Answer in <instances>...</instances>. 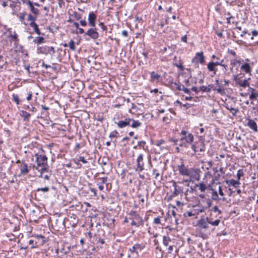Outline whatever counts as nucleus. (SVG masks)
<instances>
[{"instance_id":"1","label":"nucleus","mask_w":258,"mask_h":258,"mask_svg":"<svg viewBox=\"0 0 258 258\" xmlns=\"http://www.w3.org/2000/svg\"><path fill=\"white\" fill-rule=\"evenodd\" d=\"M208 221H209V219ZM210 225L213 226H218V222L216 221L212 222L211 220L208 222L205 220L204 218H202L198 221L197 226L199 229V236L200 237L203 239L208 238L211 232L214 230V229L212 228Z\"/></svg>"},{"instance_id":"2","label":"nucleus","mask_w":258,"mask_h":258,"mask_svg":"<svg viewBox=\"0 0 258 258\" xmlns=\"http://www.w3.org/2000/svg\"><path fill=\"white\" fill-rule=\"evenodd\" d=\"M36 166L33 165V168L40 172L39 177H43V173L47 171L48 165L47 164V157L45 155H39L35 154Z\"/></svg>"},{"instance_id":"3","label":"nucleus","mask_w":258,"mask_h":258,"mask_svg":"<svg viewBox=\"0 0 258 258\" xmlns=\"http://www.w3.org/2000/svg\"><path fill=\"white\" fill-rule=\"evenodd\" d=\"M181 136L179 144L180 146L186 144L191 143L194 141V136L191 133H188L187 132L182 130L180 133Z\"/></svg>"},{"instance_id":"4","label":"nucleus","mask_w":258,"mask_h":258,"mask_svg":"<svg viewBox=\"0 0 258 258\" xmlns=\"http://www.w3.org/2000/svg\"><path fill=\"white\" fill-rule=\"evenodd\" d=\"M137 166L134 168L135 171L141 172L144 170L145 163L144 162V156L142 154H140L137 159Z\"/></svg>"},{"instance_id":"5","label":"nucleus","mask_w":258,"mask_h":258,"mask_svg":"<svg viewBox=\"0 0 258 258\" xmlns=\"http://www.w3.org/2000/svg\"><path fill=\"white\" fill-rule=\"evenodd\" d=\"M17 164H20L19 168L20 170V173L19 175V176H20L22 175H26L29 172V169L27 166V164L25 163L24 161H20L18 160L16 161Z\"/></svg>"},{"instance_id":"6","label":"nucleus","mask_w":258,"mask_h":258,"mask_svg":"<svg viewBox=\"0 0 258 258\" xmlns=\"http://www.w3.org/2000/svg\"><path fill=\"white\" fill-rule=\"evenodd\" d=\"M191 62L195 63L198 66V63L204 64L205 62V58L204 55V52H197L195 57L192 59Z\"/></svg>"},{"instance_id":"7","label":"nucleus","mask_w":258,"mask_h":258,"mask_svg":"<svg viewBox=\"0 0 258 258\" xmlns=\"http://www.w3.org/2000/svg\"><path fill=\"white\" fill-rule=\"evenodd\" d=\"M233 79L235 81L236 85H239L240 87L242 88L249 87L248 80L250 79V78L247 80H242L240 78L238 77V75H234L233 76Z\"/></svg>"},{"instance_id":"8","label":"nucleus","mask_w":258,"mask_h":258,"mask_svg":"<svg viewBox=\"0 0 258 258\" xmlns=\"http://www.w3.org/2000/svg\"><path fill=\"white\" fill-rule=\"evenodd\" d=\"M224 62V59H221L220 61H211L207 64V68L209 71L214 72V75L216 74L217 69L215 68L216 66L221 64V62Z\"/></svg>"},{"instance_id":"9","label":"nucleus","mask_w":258,"mask_h":258,"mask_svg":"<svg viewBox=\"0 0 258 258\" xmlns=\"http://www.w3.org/2000/svg\"><path fill=\"white\" fill-rule=\"evenodd\" d=\"M130 216V219L132 220H135L138 222V223L144 224V221L142 217L139 214H137L135 211H131L129 213Z\"/></svg>"},{"instance_id":"10","label":"nucleus","mask_w":258,"mask_h":258,"mask_svg":"<svg viewBox=\"0 0 258 258\" xmlns=\"http://www.w3.org/2000/svg\"><path fill=\"white\" fill-rule=\"evenodd\" d=\"M131 121L132 119L131 118H125L124 120H120L117 122L115 121L114 123L117 124L118 127L124 128L130 126Z\"/></svg>"},{"instance_id":"11","label":"nucleus","mask_w":258,"mask_h":258,"mask_svg":"<svg viewBox=\"0 0 258 258\" xmlns=\"http://www.w3.org/2000/svg\"><path fill=\"white\" fill-rule=\"evenodd\" d=\"M84 35H87L91 38L95 40L99 37V33L97 32L96 29L90 28L85 33Z\"/></svg>"},{"instance_id":"12","label":"nucleus","mask_w":258,"mask_h":258,"mask_svg":"<svg viewBox=\"0 0 258 258\" xmlns=\"http://www.w3.org/2000/svg\"><path fill=\"white\" fill-rule=\"evenodd\" d=\"M33 237L35 239V246L39 247L45 243L46 238L44 236L41 235H37Z\"/></svg>"},{"instance_id":"13","label":"nucleus","mask_w":258,"mask_h":258,"mask_svg":"<svg viewBox=\"0 0 258 258\" xmlns=\"http://www.w3.org/2000/svg\"><path fill=\"white\" fill-rule=\"evenodd\" d=\"M179 173L183 176H189L190 174V171L185 167L183 162L180 165L177 166Z\"/></svg>"},{"instance_id":"14","label":"nucleus","mask_w":258,"mask_h":258,"mask_svg":"<svg viewBox=\"0 0 258 258\" xmlns=\"http://www.w3.org/2000/svg\"><path fill=\"white\" fill-rule=\"evenodd\" d=\"M171 84H173V86L172 87H175V89L177 90L181 91L182 90L184 93L190 94V91L189 90L185 87H184L183 85H179V83H177L176 82H171Z\"/></svg>"},{"instance_id":"15","label":"nucleus","mask_w":258,"mask_h":258,"mask_svg":"<svg viewBox=\"0 0 258 258\" xmlns=\"http://www.w3.org/2000/svg\"><path fill=\"white\" fill-rule=\"evenodd\" d=\"M96 20V15L93 12H90L89 14L88 22L89 25L94 27L95 26V21Z\"/></svg>"},{"instance_id":"16","label":"nucleus","mask_w":258,"mask_h":258,"mask_svg":"<svg viewBox=\"0 0 258 258\" xmlns=\"http://www.w3.org/2000/svg\"><path fill=\"white\" fill-rule=\"evenodd\" d=\"M143 246L140 244H135L132 248H130L129 250L132 253H135L137 256H139L138 250H142Z\"/></svg>"},{"instance_id":"17","label":"nucleus","mask_w":258,"mask_h":258,"mask_svg":"<svg viewBox=\"0 0 258 258\" xmlns=\"http://www.w3.org/2000/svg\"><path fill=\"white\" fill-rule=\"evenodd\" d=\"M246 120L248 121L247 122V126L254 131L257 132V126L256 122L250 118H247Z\"/></svg>"},{"instance_id":"18","label":"nucleus","mask_w":258,"mask_h":258,"mask_svg":"<svg viewBox=\"0 0 258 258\" xmlns=\"http://www.w3.org/2000/svg\"><path fill=\"white\" fill-rule=\"evenodd\" d=\"M240 69L241 71L244 72L246 74H251V68L248 63H244L240 67Z\"/></svg>"},{"instance_id":"19","label":"nucleus","mask_w":258,"mask_h":258,"mask_svg":"<svg viewBox=\"0 0 258 258\" xmlns=\"http://www.w3.org/2000/svg\"><path fill=\"white\" fill-rule=\"evenodd\" d=\"M191 149L194 151V152L196 153L198 152H203L205 150V146L204 143H201V145L200 146H197L195 144H192L191 146Z\"/></svg>"},{"instance_id":"20","label":"nucleus","mask_w":258,"mask_h":258,"mask_svg":"<svg viewBox=\"0 0 258 258\" xmlns=\"http://www.w3.org/2000/svg\"><path fill=\"white\" fill-rule=\"evenodd\" d=\"M37 52L38 53L47 54L49 53L48 46L45 45L37 48Z\"/></svg>"},{"instance_id":"21","label":"nucleus","mask_w":258,"mask_h":258,"mask_svg":"<svg viewBox=\"0 0 258 258\" xmlns=\"http://www.w3.org/2000/svg\"><path fill=\"white\" fill-rule=\"evenodd\" d=\"M28 6L32 13L34 15H39V10L37 8H34L33 3L32 2H28Z\"/></svg>"},{"instance_id":"22","label":"nucleus","mask_w":258,"mask_h":258,"mask_svg":"<svg viewBox=\"0 0 258 258\" xmlns=\"http://www.w3.org/2000/svg\"><path fill=\"white\" fill-rule=\"evenodd\" d=\"M225 182L229 185H232L236 188L238 187L240 184V182L239 181L237 180H235L234 179L226 180Z\"/></svg>"},{"instance_id":"23","label":"nucleus","mask_w":258,"mask_h":258,"mask_svg":"<svg viewBox=\"0 0 258 258\" xmlns=\"http://www.w3.org/2000/svg\"><path fill=\"white\" fill-rule=\"evenodd\" d=\"M69 220L71 222H73L72 227H74L77 224L78 221V218L76 214H72V215L70 216Z\"/></svg>"},{"instance_id":"24","label":"nucleus","mask_w":258,"mask_h":258,"mask_svg":"<svg viewBox=\"0 0 258 258\" xmlns=\"http://www.w3.org/2000/svg\"><path fill=\"white\" fill-rule=\"evenodd\" d=\"M21 116L24 117V121H29L30 119V117L31 116V114L24 110H22L20 111V113Z\"/></svg>"},{"instance_id":"25","label":"nucleus","mask_w":258,"mask_h":258,"mask_svg":"<svg viewBox=\"0 0 258 258\" xmlns=\"http://www.w3.org/2000/svg\"><path fill=\"white\" fill-rule=\"evenodd\" d=\"M30 26L32 28H33L36 34H37L38 35H40L41 34L40 30H39V29L38 28V26L37 24L35 22H30Z\"/></svg>"},{"instance_id":"26","label":"nucleus","mask_w":258,"mask_h":258,"mask_svg":"<svg viewBox=\"0 0 258 258\" xmlns=\"http://www.w3.org/2000/svg\"><path fill=\"white\" fill-rule=\"evenodd\" d=\"M131 119L132 121L131 122H132V123H130V126H131L132 127L138 128L141 125L142 123L140 122L139 120H134L133 118H131Z\"/></svg>"},{"instance_id":"27","label":"nucleus","mask_w":258,"mask_h":258,"mask_svg":"<svg viewBox=\"0 0 258 258\" xmlns=\"http://www.w3.org/2000/svg\"><path fill=\"white\" fill-rule=\"evenodd\" d=\"M205 220H206L207 221H208V220L209 219V221L210 220H211L212 222H215V221H216L217 222H218V225H219L220 223V218H216L215 219L214 218L213 216V214L212 213H210L209 214V215L208 216H207L206 218H204Z\"/></svg>"},{"instance_id":"28","label":"nucleus","mask_w":258,"mask_h":258,"mask_svg":"<svg viewBox=\"0 0 258 258\" xmlns=\"http://www.w3.org/2000/svg\"><path fill=\"white\" fill-rule=\"evenodd\" d=\"M212 87H213L212 84L209 85L208 87L202 86L200 87V90L203 92H210L212 90Z\"/></svg>"},{"instance_id":"29","label":"nucleus","mask_w":258,"mask_h":258,"mask_svg":"<svg viewBox=\"0 0 258 258\" xmlns=\"http://www.w3.org/2000/svg\"><path fill=\"white\" fill-rule=\"evenodd\" d=\"M26 15H27V13L25 12H24L23 13H20L18 15V16L19 17V18L21 22L25 25H26V24L24 22L25 17L26 16Z\"/></svg>"},{"instance_id":"30","label":"nucleus","mask_w":258,"mask_h":258,"mask_svg":"<svg viewBox=\"0 0 258 258\" xmlns=\"http://www.w3.org/2000/svg\"><path fill=\"white\" fill-rule=\"evenodd\" d=\"M181 192H182V189L180 186L175 188L172 193V197L177 196Z\"/></svg>"},{"instance_id":"31","label":"nucleus","mask_w":258,"mask_h":258,"mask_svg":"<svg viewBox=\"0 0 258 258\" xmlns=\"http://www.w3.org/2000/svg\"><path fill=\"white\" fill-rule=\"evenodd\" d=\"M33 42L37 44L44 43V38L43 37H37L33 40Z\"/></svg>"},{"instance_id":"32","label":"nucleus","mask_w":258,"mask_h":258,"mask_svg":"<svg viewBox=\"0 0 258 258\" xmlns=\"http://www.w3.org/2000/svg\"><path fill=\"white\" fill-rule=\"evenodd\" d=\"M38 15L29 14L28 16V20L30 22H35L36 20Z\"/></svg>"},{"instance_id":"33","label":"nucleus","mask_w":258,"mask_h":258,"mask_svg":"<svg viewBox=\"0 0 258 258\" xmlns=\"http://www.w3.org/2000/svg\"><path fill=\"white\" fill-rule=\"evenodd\" d=\"M71 16L74 17L77 20H80L82 18V15L76 11H73Z\"/></svg>"},{"instance_id":"34","label":"nucleus","mask_w":258,"mask_h":258,"mask_svg":"<svg viewBox=\"0 0 258 258\" xmlns=\"http://www.w3.org/2000/svg\"><path fill=\"white\" fill-rule=\"evenodd\" d=\"M226 108L230 111L233 115H236V113L239 111L238 109H235L231 107H229L228 106H227Z\"/></svg>"},{"instance_id":"35","label":"nucleus","mask_w":258,"mask_h":258,"mask_svg":"<svg viewBox=\"0 0 258 258\" xmlns=\"http://www.w3.org/2000/svg\"><path fill=\"white\" fill-rule=\"evenodd\" d=\"M150 75H151V78L154 80H156L158 81V80H159V78H160V76L155 72H151Z\"/></svg>"},{"instance_id":"36","label":"nucleus","mask_w":258,"mask_h":258,"mask_svg":"<svg viewBox=\"0 0 258 258\" xmlns=\"http://www.w3.org/2000/svg\"><path fill=\"white\" fill-rule=\"evenodd\" d=\"M212 190L213 191L212 194V199L215 201L221 200V199L219 198V196H218V195L217 191L216 190H214L213 189H212Z\"/></svg>"},{"instance_id":"37","label":"nucleus","mask_w":258,"mask_h":258,"mask_svg":"<svg viewBox=\"0 0 258 258\" xmlns=\"http://www.w3.org/2000/svg\"><path fill=\"white\" fill-rule=\"evenodd\" d=\"M196 186H199V189L202 192H204L207 188L206 185L203 182L200 183L199 184H196Z\"/></svg>"},{"instance_id":"38","label":"nucleus","mask_w":258,"mask_h":258,"mask_svg":"<svg viewBox=\"0 0 258 258\" xmlns=\"http://www.w3.org/2000/svg\"><path fill=\"white\" fill-rule=\"evenodd\" d=\"M170 241H171V239L170 237L163 236V243L164 245H165L166 246H168L169 245V242H170Z\"/></svg>"},{"instance_id":"39","label":"nucleus","mask_w":258,"mask_h":258,"mask_svg":"<svg viewBox=\"0 0 258 258\" xmlns=\"http://www.w3.org/2000/svg\"><path fill=\"white\" fill-rule=\"evenodd\" d=\"M68 46H69L70 49H71L72 50H76V46H75V42L73 40H71L69 42Z\"/></svg>"},{"instance_id":"40","label":"nucleus","mask_w":258,"mask_h":258,"mask_svg":"<svg viewBox=\"0 0 258 258\" xmlns=\"http://www.w3.org/2000/svg\"><path fill=\"white\" fill-rule=\"evenodd\" d=\"M195 215H196V213H195V212H193L192 211H187L183 214V216L184 217H191Z\"/></svg>"},{"instance_id":"41","label":"nucleus","mask_w":258,"mask_h":258,"mask_svg":"<svg viewBox=\"0 0 258 258\" xmlns=\"http://www.w3.org/2000/svg\"><path fill=\"white\" fill-rule=\"evenodd\" d=\"M258 97V92L255 91L252 92L250 95H249V99L250 100H253L254 99H256Z\"/></svg>"},{"instance_id":"42","label":"nucleus","mask_w":258,"mask_h":258,"mask_svg":"<svg viewBox=\"0 0 258 258\" xmlns=\"http://www.w3.org/2000/svg\"><path fill=\"white\" fill-rule=\"evenodd\" d=\"M205 208L204 207H200L199 209H194L193 212H195L196 215L199 214V213H203L205 212Z\"/></svg>"},{"instance_id":"43","label":"nucleus","mask_w":258,"mask_h":258,"mask_svg":"<svg viewBox=\"0 0 258 258\" xmlns=\"http://www.w3.org/2000/svg\"><path fill=\"white\" fill-rule=\"evenodd\" d=\"M118 136H119V133L116 130H114V131L111 132L109 134L110 138H113V137L117 138Z\"/></svg>"},{"instance_id":"44","label":"nucleus","mask_w":258,"mask_h":258,"mask_svg":"<svg viewBox=\"0 0 258 258\" xmlns=\"http://www.w3.org/2000/svg\"><path fill=\"white\" fill-rule=\"evenodd\" d=\"M10 37L13 38V40L16 41V42H18L19 41L18 39V36L17 34L16 33V32H14V34H11L10 35Z\"/></svg>"},{"instance_id":"45","label":"nucleus","mask_w":258,"mask_h":258,"mask_svg":"<svg viewBox=\"0 0 258 258\" xmlns=\"http://www.w3.org/2000/svg\"><path fill=\"white\" fill-rule=\"evenodd\" d=\"M213 212H218L219 214H220L222 213L221 211L220 210L217 206H215V207H213L210 210V213H212Z\"/></svg>"},{"instance_id":"46","label":"nucleus","mask_w":258,"mask_h":258,"mask_svg":"<svg viewBox=\"0 0 258 258\" xmlns=\"http://www.w3.org/2000/svg\"><path fill=\"white\" fill-rule=\"evenodd\" d=\"M180 61H181L179 60V63H174V65L175 66H176V67H177L178 68H179L181 71H183L184 68V67L182 65V63Z\"/></svg>"},{"instance_id":"47","label":"nucleus","mask_w":258,"mask_h":258,"mask_svg":"<svg viewBox=\"0 0 258 258\" xmlns=\"http://www.w3.org/2000/svg\"><path fill=\"white\" fill-rule=\"evenodd\" d=\"M49 190V188L47 186H45L44 187L38 188L37 189V191H41L43 192H48Z\"/></svg>"},{"instance_id":"48","label":"nucleus","mask_w":258,"mask_h":258,"mask_svg":"<svg viewBox=\"0 0 258 258\" xmlns=\"http://www.w3.org/2000/svg\"><path fill=\"white\" fill-rule=\"evenodd\" d=\"M28 243L30 245H31L32 248L38 247L37 246H35V239L34 238L33 239L29 240Z\"/></svg>"},{"instance_id":"49","label":"nucleus","mask_w":258,"mask_h":258,"mask_svg":"<svg viewBox=\"0 0 258 258\" xmlns=\"http://www.w3.org/2000/svg\"><path fill=\"white\" fill-rule=\"evenodd\" d=\"M243 175V172L242 170H239L237 173V180L239 181L241 176Z\"/></svg>"},{"instance_id":"50","label":"nucleus","mask_w":258,"mask_h":258,"mask_svg":"<svg viewBox=\"0 0 258 258\" xmlns=\"http://www.w3.org/2000/svg\"><path fill=\"white\" fill-rule=\"evenodd\" d=\"M164 143V141L163 140H160L156 141V145L157 147H159L161 148V150H162V148H161V146L162 144H163Z\"/></svg>"},{"instance_id":"51","label":"nucleus","mask_w":258,"mask_h":258,"mask_svg":"<svg viewBox=\"0 0 258 258\" xmlns=\"http://www.w3.org/2000/svg\"><path fill=\"white\" fill-rule=\"evenodd\" d=\"M13 100L17 104H19V97L17 95L13 94Z\"/></svg>"},{"instance_id":"52","label":"nucleus","mask_w":258,"mask_h":258,"mask_svg":"<svg viewBox=\"0 0 258 258\" xmlns=\"http://www.w3.org/2000/svg\"><path fill=\"white\" fill-rule=\"evenodd\" d=\"M240 61L239 60H238L237 59H232L230 61V65H231L232 67L235 66L237 63H239Z\"/></svg>"},{"instance_id":"53","label":"nucleus","mask_w":258,"mask_h":258,"mask_svg":"<svg viewBox=\"0 0 258 258\" xmlns=\"http://www.w3.org/2000/svg\"><path fill=\"white\" fill-rule=\"evenodd\" d=\"M58 1V6L60 8H62L65 6V3L63 0H57Z\"/></svg>"},{"instance_id":"54","label":"nucleus","mask_w":258,"mask_h":258,"mask_svg":"<svg viewBox=\"0 0 258 258\" xmlns=\"http://www.w3.org/2000/svg\"><path fill=\"white\" fill-rule=\"evenodd\" d=\"M143 225H144V224H141L140 223H138V222L135 220H132V223H131L132 226H136L137 227H139L140 225L143 226Z\"/></svg>"},{"instance_id":"55","label":"nucleus","mask_w":258,"mask_h":258,"mask_svg":"<svg viewBox=\"0 0 258 258\" xmlns=\"http://www.w3.org/2000/svg\"><path fill=\"white\" fill-rule=\"evenodd\" d=\"M153 174L154 175H155V178L156 179H158V177L160 175V173L157 172V170L156 169H154L153 170Z\"/></svg>"},{"instance_id":"56","label":"nucleus","mask_w":258,"mask_h":258,"mask_svg":"<svg viewBox=\"0 0 258 258\" xmlns=\"http://www.w3.org/2000/svg\"><path fill=\"white\" fill-rule=\"evenodd\" d=\"M146 142H145V141H139V142H138V146H139V147H140L141 148H144L145 145H146Z\"/></svg>"},{"instance_id":"57","label":"nucleus","mask_w":258,"mask_h":258,"mask_svg":"<svg viewBox=\"0 0 258 258\" xmlns=\"http://www.w3.org/2000/svg\"><path fill=\"white\" fill-rule=\"evenodd\" d=\"M78 161H79V162L81 161L83 163H85V164H86L88 162V161L86 159H85L84 157L83 156H80L78 158Z\"/></svg>"},{"instance_id":"58","label":"nucleus","mask_w":258,"mask_h":258,"mask_svg":"<svg viewBox=\"0 0 258 258\" xmlns=\"http://www.w3.org/2000/svg\"><path fill=\"white\" fill-rule=\"evenodd\" d=\"M49 53L51 54V55H53L55 53L54 48L52 46H48Z\"/></svg>"},{"instance_id":"59","label":"nucleus","mask_w":258,"mask_h":258,"mask_svg":"<svg viewBox=\"0 0 258 258\" xmlns=\"http://www.w3.org/2000/svg\"><path fill=\"white\" fill-rule=\"evenodd\" d=\"M154 223L155 224H159L161 223V219L160 217H156L154 219Z\"/></svg>"},{"instance_id":"60","label":"nucleus","mask_w":258,"mask_h":258,"mask_svg":"<svg viewBox=\"0 0 258 258\" xmlns=\"http://www.w3.org/2000/svg\"><path fill=\"white\" fill-rule=\"evenodd\" d=\"M218 93L223 95L225 94V90L224 89H219V88H216V90Z\"/></svg>"},{"instance_id":"61","label":"nucleus","mask_w":258,"mask_h":258,"mask_svg":"<svg viewBox=\"0 0 258 258\" xmlns=\"http://www.w3.org/2000/svg\"><path fill=\"white\" fill-rule=\"evenodd\" d=\"M8 237H9V240L10 241L15 240L16 237L15 236L12 234H11L10 235H7Z\"/></svg>"},{"instance_id":"62","label":"nucleus","mask_w":258,"mask_h":258,"mask_svg":"<svg viewBox=\"0 0 258 258\" xmlns=\"http://www.w3.org/2000/svg\"><path fill=\"white\" fill-rule=\"evenodd\" d=\"M100 179L102 180L101 183L104 184V183H106V182L107 181L108 178H107V177H104L101 178Z\"/></svg>"},{"instance_id":"63","label":"nucleus","mask_w":258,"mask_h":258,"mask_svg":"<svg viewBox=\"0 0 258 258\" xmlns=\"http://www.w3.org/2000/svg\"><path fill=\"white\" fill-rule=\"evenodd\" d=\"M80 23L82 26H87V22L85 20H81Z\"/></svg>"},{"instance_id":"64","label":"nucleus","mask_w":258,"mask_h":258,"mask_svg":"<svg viewBox=\"0 0 258 258\" xmlns=\"http://www.w3.org/2000/svg\"><path fill=\"white\" fill-rule=\"evenodd\" d=\"M75 163L77 165V168H80L82 167V165L80 164L79 161L74 160Z\"/></svg>"}]
</instances>
